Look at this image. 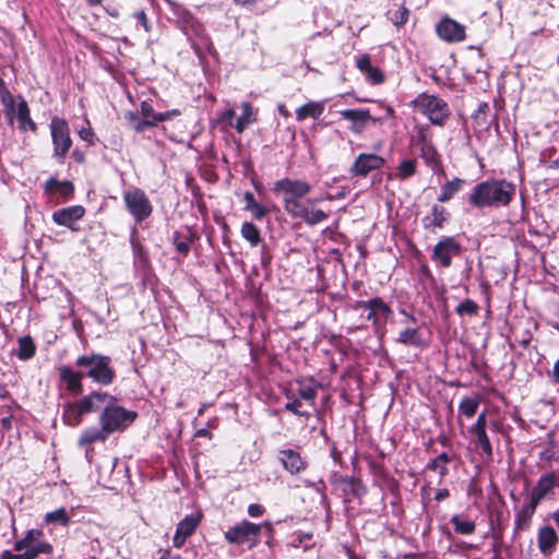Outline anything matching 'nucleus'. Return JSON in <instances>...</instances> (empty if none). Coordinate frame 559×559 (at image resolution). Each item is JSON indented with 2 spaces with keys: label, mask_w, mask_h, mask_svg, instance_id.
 Returning <instances> with one entry per match:
<instances>
[{
  "label": "nucleus",
  "mask_w": 559,
  "mask_h": 559,
  "mask_svg": "<svg viewBox=\"0 0 559 559\" xmlns=\"http://www.w3.org/2000/svg\"><path fill=\"white\" fill-rule=\"evenodd\" d=\"M516 186L507 179L489 178L477 182L466 202L472 209L506 207L513 201Z\"/></svg>",
  "instance_id": "f257e3e1"
},
{
  "label": "nucleus",
  "mask_w": 559,
  "mask_h": 559,
  "mask_svg": "<svg viewBox=\"0 0 559 559\" xmlns=\"http://www.w3.org/2000/svg\"><path fill=\"white\" fill-rule=\"evenodd\" d=\"M79 396L75 401L66 403L62 408V420L69 427H78L85 415L103 411L115 400V395L102 390H93Z\"/></svg>",
  "instance_id": "f03ea898"
},
{
  "label": "nucleus",
  "mask_w": 559,
  "mask_h": 559,
  "mask_svg": "<svg viewBox=\"0 0 559 559\" xmlns=\"http://www.w3.org/2000/svg\"><path fill=\"white\" fill-rule=\"evenodd\" d=\"M75 367L83 370L84 378H90L94 383L108 386L116 379V370L112 367L111 357L91 352L78 356Z\"/></svg>",
  "instance_id": "7ed1b4c3"
},
{
  "label": "nucleus",
  "mask_w": 559,
  "mask_h": 559,
  "mask_svg": "<svg viewBox=\"0 0 559 559\" xmlns=\"http://www.w3.org/2000/svg\"><path fill=\"white\" fill-rule=\"evenodd\" d=\"M170 12L175 16V23L178 28H180L189 38L197 37L200 38L206 51L213 56L217 57V51L214 47V44L211 37L207 35L205 26L201 23L198 17L183 4L174 1V0H165Z\"/></svg>",
  "instance_id": "20e7f679"
},
{
  "label": "nucleus",
  "mask_w": 559,
  "mask_h": 559,
  "mask_svg": "<svg viewBox=\"0 0 559 559\" xmlns=\"http://www.w3.org/2000/svg\"><path fill=\"white\" fill-rule=\"evenodd\" d=\"M311 185L306 180L283 178L274 182L273 192L282 195L284 210L294 215L304 206L301 199L311 192Z\"/></svg>",
  "instance_id": "39448f33"
},
{
  "label": "nucleus",
  "mask_w": 559,
  "mask_h": 559,
  "mask_svg": "<svg viewBox=\"0 0 559 559\" xmlns=\"http://www.w3.org/2000/svg\"><path fill=\"white\" fill-rule=\"evenodd\" d=\"M117 402L115 396L114 403H108L98 417L99 426H104L110 435L124 431L138 418L136 412L129 411Z\"/></svg>",
  "instance_id": "423d86ee"
},
{
  "label": "nucleus",
  "mask_w": 559,
  "mask_h": 559,
  "mask_svg": "<svg viewBox=\"0 0 559 559\" xmlns=\"http://www.w3.org/2000/svg\"><path fill=\"white\" fill-rule=\"evenodd\" d=\"M412 105L426 116L432 124L438 127L445 126L451 116L449 104L436 95L420 93L412 102Z\"/></svg>",
  "instance_id": "0eeeda50"
},
{
  "label": "nucleus",
  "mask_w": 559,
  "mask_h": 559,
  "mask_svg": "<svg viewBox=\"0 0 559 559\" xmlns=\"http://www.w3.org/2000/svg\"><path fill=\"white\" fill-rule=\"evenodd\" d=\"M52 156L59 164H63L69 154L73 140L68 121L64 118L53 116L49 124Z\"/></svg>",
  "instance_id": "6e6552de"
},
{
  "label": "nucleus",
  "mask_w": 559,
  "mask_h": 559,
  "mask_svg": "<svg viewBox=\"0 0 559 559\" xmlns=\"http://www.w3.org/2000/svg\"><path fill=\"white\" fill-rule=\"evenodd\" d=\"M122 197L127 211L133 217L136 224L143 223L153 214V204L146 195L145 191L141 188L133 187L123 191Z\"/></svg>",
  "instance_id": "1a4fd4ad"
},
{
  "label": "nucleus",
  "mask_w": 559,
  "mask_h": 559,
  "mask_svg": "<svg viewBox=\"0 0 559 559\" xmlns=\"http://www.w3.org/2000/svg\"><path fill=\"white\" fill-rule=\"evenodd\" d=\"M261 528V524L242 520L238 524L230 526L224 533V538L229 545H242L249 543L248 548L253 549L260 543Z\"/></svg>",
  "instance_id": "9d476101"
},
{
  "label": "nucleus",
  "mask_w": 559,
  "mask_h": 559,
  "mask_svg": "<svg viewBox=\"0 0 559 559\" xmlns=\"http://www.w3.org/2000/svg\"><path fill=\"white\" fill-rule=\"evenodd\" d=\"M463 253L462 245L453 236H442L435 245L431 253V260L442 269H449L454 258Z\"/></svg>",
  "instance_id": "9b49d317"
},
{
  "label": "nucleus",
  "mask_w": 559,
  "mask_h": 559,
  "mask_svg": "<svg viewBox=\"0 0 559 559\" xmlns=\"http://www.w3.org/2000/svg\"><path fill=\"white\" fill-rule=\"evenodd\" d=\"M330 480L335 489L341 491L344 502H350L353 499L361 500L367 495V487L358 477L335 473Z\"/></svg>",
  "instance_id": "f8f14e48"
},
{
  "label": "nucleus",
  "mask_w": 559,
  "mask_h": 559,
  "mask_svg": "<svg viewBox=\"0 0 559 559\" xmlns=\"http://www.w3.org/2000/svg\"><path fill=\"white\" fill-rule=\"evenodd\" d=\"M354 309H368L367 320L372 322L374 328L382 326L393 314L391 306L383 301L380 297H374L369 300L356 301Z\"/></svg>",
  "instance_id": "ddd939ff"
},
{
  "label": "nucleus",
  "mask_w": 559,
  "mask_h": 559,
  "mask_svg": "<svg viewBox=\"0 0 559 559\" xmlns=\"http://www.w3.org/2000/svg\"><path fill=\"white\" fill-rule=\"evenodd\" d=\"M385 163V158L376 153H360L349 167L348 173L352 178H366L370 173L380 170Z\"/></svg>",
  "instance_id": "4468645a"
},
{
  "label": "nucleus",
  "mask_w": 559,
  "mask_h": 559,
  "mask_svg": "<svg viewBox=\"0 0 559 559\" xmlns=\"http://www.w3.org/2000/svg\"><path fill=\"white\" fill-rule=\"evenodd\" d=\"M436 34L448 44L462 43L466 39L465 26L448 15L436 24Z\"/></svg>",
  "instance_id": "2eb2a0df"
},
{
  "label": "nucleus",
  "mask_w": 559,
  "mask_h": 559,
  "mask_svg": "<svg viewBox=\"0 0 559 559\" xmlns=\"http://www.w3.org/2000/svg\"><path fill=\"white\" fill-rule=\"evenodd\" d=\"M58 376L60 382L63 384L64 390L72 396H79L84 391L83 380L84 374L83 370L79 368L75 370L70 365H60L57 367Z\"/></svg>",
  "instance_id": "dca6fc26"
},
{
  "label": "nucleus",
  "mask_w": 559,
  "mask_h": 559,
  "mask_svg": "<svg viewBox=\"0 0 559 559\" xmlns=\"http://www.w3.org/2000/svg\"><path fill=\"white\" fill-rule=\"evenodd\" d=\"M202 519H203V514L201 511H197V512L187 514L177 524L176 532L173 537V546L177 549L182 548L185 546L187 539L195 533Z\"/></svg>",
  "instance_id": "f3484780"
},
{
  "label": "nucleus",
  "mask_w": 559,
  "mask_h": 559,
  "mask_svg": "<svg viewBox=\"0 0 559 559\" xmlns=\"http://www.w3.org/2000/svg\"><path fill=\"white\" fill-rule=\"evenodd\" d=\"M277 460L284 471L292 476H297L308 468V462L295 449H281L277 452Z\"/></svg>",
  "instance_id": "a211bd4d"
},
{
  "label": "nucleus",
  "mask_w": 559,
  "mask_h": 559,
  "mask_svg": "<svg viewBox=\"0 0 559 559\" xmlns=\"http://www.w3.org/2000/svg\"><path fill=\"white\" fill-rule=\"evenodd\" d=\"M487 415L486 412H483L478 415L474 425L468 428V432L471 436L475 438V444L477 448H480L483 453L491 459L493 455L492 445L490 439L487 435Z\"/></svg>",
  "instance_id": "6ab92c4d"
},
{
  "label": "nucleus",
  "mask_w": 559,
  "mask_h": 559,
  "mask_svg": "<svg viewBox=\"0 0 559 559\" xmlns=\"http://www.w3.org/2000/svg\"><path fill=\"white\" fill-rule=\"evenodd\" d=\"M44 532L41 530L32 528L25 533V536L14 543L13 549L17 552L27 551L28 549H37L40 546L47 547V551H39V555H51L53 547L49 542L41 540Z\"/></svg>",
  "instance_id": "aec40b11"
},
{
  "label": "nucleus",
  "mask_w": 559,
  "mask_h": 559,
  "mask_svg": "<svg viewBox=\"0 0 559 559\" xmlns=\"http://www.w3.org/2000/svg\"><path fill=\"white\" fill-rule=\"evenodd\" d=\"M85 209L82 205H71L64 209L57 210L52 213V221L60 226L69 228L71 231H79V226L75 222L83 218Z\"/></svg>",
  "instance_id": "412c9836"
},
{
  "label": "nucleus",
  "mask_w": 559,
  "mask_h": 559,
  "mask_svg": "<svg viewBox=\"0 0 559 559\" xmlns=\"http://www.w3.org/2000/svg\"><path fill=\"white\" fill-rule=\"evenodd\" d=\"M557 485V477L555 473H548L546 475L540 476L537 480L536 485L532 488L528 501L536 507L540 503V501L550 492Z\"/></svg>",
  "instance_id": "4be33fe9"
},
{
  "label": "nucleus",
  "mask_w": 559,
  "mask_h": 559,
  "mask_svg": "<svg viewBox=\"0 0 559 559\" xmlns=\"http://www.w3.org/2000/svg\"><path fill=\"white\" fill-rule=\"evenodd\" d=\"M183 228L185 233L180 230H175L173 233L171 241L176 251L186 258L190 252L191 245L198 241L200 236L198 231L190 226H185Z\"/></svg>",
  "instance_id": "5701e85b"
},
{
  "label": "nucleus",
  "mask_w": 559,
  "mask_h": 559,
  "mask_svg": "<svg viewBox=\"0 0 559 559\" xmlns=\"http://www.w3.org/2000/svg\"><path fill=\"white\" fill-rule=\"evenodd\" d=\"M449 218L450 212L443 205L433 204L431 206V214L425 216L421 223L426 230L435 231L436 229H442Z\"/></svg>",
  "instance_id": "b1692460"
},
{
  "label": "nucleus",
  "mask_w": 559,
  "mask_h": 559,
  "mask_svg": "<svg viewBox=\"0 0 559 559\" xmlns=\"http://www.w3.org/2000/svg\"><path fill=\"white\" fill-rule=\"evenodd\" d=\"M340 115L343 119L348 120L354 123L352 127V131L359 133L365 129V124L367 121L371 120L374 122L380 121V119H376L371 116L369 109H345L341 110Z\"/></svg>",
  "instance_id": "393cba45"
},
{
  "label": "nucleus",
  "mask_w": 559,
  "mask_h": 559,
  "mask_svg": "<svg viewBox=\"0 0 559 559\" xmlns=\"http://www.w3.org/2000/svg\"><path fill=\"white\" fill-rule=\"evenodd\" d=\"M74 185L71 180L59 181L55 177L49 178L44 185V192L48 195H52L56 192L64 199L69 200L74 195Z\"/></svg>",
  "instance_id": "a878e982"
},
{
  "label": "nucleus",
  "mask_w": 559,
  "mask_h": 559,
  "mask_svg": "<svg viewBox=\"0 0 559 559\" xmlns=\"http://www.w3.org/2000/svg\"><path fill=\"white\" fill-rule=\"evenodd\" d=\"M455 457V454H449L447 452H442L438 454L436 457L431 459L425 469L431 471V472H438L439 474V480L438 485H441L444 480V478L449 475V463L453 461Z\"/></svg>",
  "instance_id": "bb28decb"
},
{
  "label": "nucleus",
  "mask_w": 559,
  "mask_h": 559,
  "mask_svg": "<svg viewBox=\"0 0 559 559\" xmlns=\"http://www.w3.org/2000/svg\"><path fill=\"white\" fill-rule=\"evenodd\" d=\"M17 98H19V102H17L16 118L19 121V129L21 131H26V128H29V130L33 133H36L37 124L31 117V110H29L27 102L21 95H19Z\"/></svg>",
  "instance_id": "cd10ccee"
},
{
  "label": "nucleus",
  "mask_w": 559,
  "mask_h": 559,
  "mask_svg": "<svg viewBox=\"0 0 559 559\" xmlns=\"http://www.w3.org/2000/svg\"><path fill=\"white\" fill-rule=\"evenodd\" d=\"M140 108H141V116L143 117V119H150V121H154L155 127L158 124V122L167 121L170 118L180 115L179 109L167 110L164 112H156L154 110L153 106L145 100L141 103Z\"/></svg>",
  "instance_id": "c85d7f7f"
},
{
  "label": "nucleus",
  "mask_w": 559,
  "mask_h": 559,
  "mask_svg": "<svg viewBox=\"0 0 559 559\" xmlns=\"http://www.w3.org/2000/svg\"><path fill=\"white\" fill-rule=\"evenodd\" d=\"M537 507L530 501L515 513L514 533L527 531Z\"/></svg>",
  "instance_id": "c756f323"
},
{
  "label": "nucleus",
  "mask_w": 559,
  "mask_h": 559,
  "mask_svg": "<svg viewBox=\"0 0 559 559\" xmlns=\"http://www.w3.org/2000/svg\"><path fill=\"white\" fill-rule=\"evenodd\" d=\"M110 433L105 430L104 426L88 427L84 429L79 438V445L86 447L95 442H105L109 438Z\"/></svg>",
  "instance_id": "7c9ffc66"
},
{
  "label": "nucleus",
  "mask_w": 559,
  "mask_h": 559,
  "mask_svg": "<svg viewBox=\"0 0 559 559\" xmlns=\"http://www.w3.org/2000/svg\"><path fill=\"white\" fill-rule=\"evenodd\" d=\"M396 343L404 346L421 348L426 346L421 333L418 328H406L399 333L395 340Z\"/></svg>",
  "instance_id": "2f4dec72"
},
{
  "label": "nucleus",
  "mask_w": 559,
  "mask_h": 559,
  "mask_svg": "<svg viewBox=\"0 0 559 559\" xmlns=\"http://www.w3.org/2000/svg\"><path fill=\"white\" fill-rule=\"evenodd\" d=\"M465 185V180L460 177H453L451 180H447L440 188V193L437 198L439 203H447L452 200L455 194L462 190Z\"/></svg>",
  "instance_id": "473e14b6"
},
{
  "label": "nucleus",
  "mask_w": 559,
  "mask_h": 559,
  "mask_svg": "<svg viewBox=\"0 0 559 559\" xmlns=\"http://www.w3.org/2000/svg\"><path fill=\"white\" fill-rule=\"evenodd\" d=\"M420 156L425 160L426 165L430 167L433 173L444 174L440 154L433 144L426 147H420Z\"/></svg>",
  "instance_id": "72a5a7b5"
},
{
  "label": "nucleus",
  "mask_w": 559,
  "mask_h": 559,
  "mask_svg": "<svg viewBox=\"0 0 559 559\" xmlns=\"http://www.w3.org/2000/svg\"><path fill=\"white\" fill-rule=\"evenodd\" d=\"M537 539L538 548L544 555L549 554L558 543V536L550 525H546L539 530Z\"/></svg>",
  "instance_id": "f704fd0d"
},
{
  "label": "nucleus",
  "mask_w": 559,
  "mask_h": 559,
  "mask_svg": "<svg viewBox=\"0 0 559 559\" xmlns=\"http://www.w3.org/2000/svg\"><path fill=\"white\" fill-rule=\"evenodd\" d=\"M324 111V104L310 100L296 109V119L304 121L307 118L319 119Z\"/></svg>",
  "instance_id": "c9c22d12"
},
{
  "label": "nucleus",
  "mask_w": 559,
  "mask_h": 559,
  "mask_svg": "<svg viewBox=\"0 0 559 559\" xmlns=\"http://www.w3.org/2000/svg\"><path fill=\"white\" fill-rule=\"evenodd\" d=\"M417 165L415 158L404 159L397 165L395 174H388V179L407 180L417 173Z\"/></svg>",
  "instance_id": "e433bc0d"
},
{
  "label": "nucleus",
  "mask_w": 559,
  "mask_h": 559,
  "mask_svg": "<svg viewBox=\"0 0 559 559\" xmlns=\"http://www.w3.org/2000/svg\"><path fill=\"white\" fill-rule=\"evenodd\" d=\"M292 216L304 219V222L310 226L317 225L329 217V215L324 211L320 209L309 210L305 205Z\"/></svg>",
  "instance_id": "4c0bfd02"
},
{
  "label": "nucleus",
  "mask_w": 559,
  "mask_h": 559,
  "mask_svg": "<svg viewBox=\"0 0 559 559\" xmlns=\"http://www.w3.org/2000/svg\"><path fill=\"white\" fill-rule=\"evenodd\" d=\"M242 114L237 119L234 128L238 133H242L246 128L257 121V115L252 107V105L249 102H243L241 104Z\"/></svg>",
  "instance_id": "58836bf2"
},
{
  "label": "nucleus",
  "mask_w": 559,
  "mask_h": 559,
  "mask_svg": "<svg viewBox=\"0 0 559 559\" xmlns=\"http://www.w3.org/2000/svg\"><path fill=\"white\" fill-rule=\"evenodd\" d=\"M453 525V530L456 534L460 535H472L476 531L475 521L468 520L460 514L452 515L450 520Z\"/></svg>",
  "instance_id": "ea45409f"
},
{
  "label": "nucleus",
  "mask_w": 559,
  "mask_h": 559,
  "mask_svg": "<svg viewBox=\"0 0 559 559\" xmlns=\"http://www.w3.org/2000/svg\"><path fill=\"white\" fill-rule=\"evenodd\" d=\"M124 119L136 133H141L148 128L155 127L154 121H150V119H143V117L141 118L136 111H127L124 114Z\"/></svg>",
  "instance_id": "a19ab883"
},
{
  "label": "nucleus",
  "mask_w": 559,
  "mask_h": 559,
  "mask_svg": "<svg viewBox=\"0 0 559 559\" xmlns=\"http://www.w3.org/2000/svg\"><path fill=\"white\" fill-rule=\"evenodd\" d=\"M240 234L251 247H258L263 241L261 230L251 222L242 223Z\"/></svg>",
  "instance_id": "79ce46f5"
},
{
  "label": "nucleus",
  "mask_w": 559,
  "mask_h": 559,
  "mask_svg": "<svg viewBox=\"0 0 559 559\" xmlns=\"http://www.w3.org/2000/svg\"><path fill=\"white\" fill-rule=\"evenodd\" d=\"M19 349L16 356L20 360L32 359L36 354V345L32 336L26 335L17 340Z\"/></svg>",
  "instance_id": "37998d69"
},
{
  "label": "nucleus",
  "mask_w": 559,
  "mask_h": 559,
  "mask_svg": "<svg viewBox=\"0 0 559 559\" xmlns=\"http://www.w3.org/2000/svg\"><path fill=\"white\" fill-rule=\"evenodd\" d=\"M44 522L46 524H58L63 527H68L71 523V518L66 508L61 507L57 510L47 512L44 516Z\"/></svg>",
  "instance_id": "c03bdc74"
},
{
  "label": "nucleus",
  "mask_w": 559,
  "mask_h": 559,
  "mask_svg": "<svg viewBox=\"0 0 559 559\" xmlns=\"http://www.w3.org/2000/svg\"><path fill=\"white\" fill-rule=\"evenodd\" d=\"M414 135L412 136V142L419 145L420 147H426L432 145L431 138L432 134L430 132V128L428 124H417L414 127Z\"/></svg>",
  "instance_id": "a18cd8bd"
},
{
  "label": "nucleus",
  "mask_w": 559,
  "mask_h": 559,
  "mask_svg": "<svg viewBox=\"0 0 559 559\" xmlns=\"http://www.w3.org/2000/svg\"><path fill=\"white\" fill-rule=\"evenodd\" d=\"M479 403L478 396L464 397L459 405V412L465 417L472 418L476 415Z\"/></svg>",
  "instance_id": "49530a36"
},
{
  "label": "nucleus",
  "mask_w": 559,
  "mask_h": 559,
  "mask_svg": "<svg viewBox=\"0 0 559 559\" xmlns=\"http://www.w3.org/2000/svg\"><path fill=\"white\" fill-rule=\"evenodd\" d=\"M47 547L40 546L37 549H28L27 551H21L19 554H12L10 550H3L0 554V559H36L39 556V551H47Z\"/></svg>",
  "instance_id": "de8ad7c7"
},
{
  "label": "nucleus",
  "mask_w": 559,
  "mask_h": 559,
  "mask_svg": "<svg viewBox=\"0 0 559 559\" xmlns=\"http://www.w3.org/2000/svg\"><path fill=\"white\" fill-rule=\"evenodd\" d=\"M455 312L460 317H476L479 312V306L473 299L467 298L456 306Z\"/></svg>",
  "instance_id": "09e8293b"
},
{
  "label": "nucleus",
  "mask_w": 559,
  "mask_h": 559,
  "mask_svg": "<svg viewBox=\"0 0 559 559\" xmlns=\"http://www.w3.org/2000/svg\"><path fill=\"white\" fill-rule=\"evenodd\" d=\"M389 20L397 27H403L409 17V10L403 4L396 11L389 12Z\"/></svg>",
  "instance_id": "8fccbe9b"
},
{
  "label": "nucleus",
  "mask_w": 559,
  "mask_h": 559,
  "mask_svg": "<svg viewBox=\"0 0 559 559\" xmlns=\"http://www.w3.org/2000/svg\"><path fill=\"white\" fill-rule=\"evenodd\" d=\"M489 111V104L486 102H481L478 105L477 110L472 115L473 122L478 127H484L485 124H487Z\"/></svg>",
  "instance_id": "3c124183"
},
{
  "label": "nucleus",
  "mask_w": 559,
  "mask_h": 559,
  "mask_svg": "<svg viewBox=\"0 0 559 559\" xmlns=\"http://www.w3.org/2000/svg\"><path fill=\"white\" fill-rule=\"evenodd\" d=\"M362 73L365 74L366 80L372 85H380L385 81L384 72L378 67L372 66L369 70Z\"/></svg>",
  "instance_id": "603ef678"
},
{
  "label": "nucleus",
  "mask_w": 559,
  "mask_h": 559,
  "mask_svg": "<svg viewBox=\"0 0 559 559\" xmlns=\"http://www.w3.org/2000/svg\"><path fill=\"white\" fill-rule=\"evenodd\" d=\"M296 394H297L299 400L302 399V400H305L307 402H310L312 405H314L318 392H317V389L314 386H309L308 385V386H300L296 391Z\"/></svg>",
  "instance_id": "864d4df0"
},
{
  "label": "nucleus",
  "mask_w": 559,
  "mask_h": 559,
  "mask_svg": "<svg viewBox=\"0 0 559 559\" xmlns=\"http://www.w3.org/2000/svg\"><path fill=\"white\" fill-rule=\"evenodd\" d=\"M312 486L314 487L316 491L320 495L321 503L326 509H329L330 508V500H329V497H328V495L325 492V489H326L325 483L321 479L317 484H312Z\"/></svg>",
  "instance_id": "5fc2aeb1"
},
{
  "label": "nucleus",
  "mask_w": 559,
  "mask_h": 559,
  "mask_svg": "<svg viewBox=\"0 0 559 559\" xmlns=\"http://www.w3.org/2000/svg\"><path fill=\"white\" fill-rule=\"evenodd\" d=\"M372 67L371 57L369 53H364L356 60V68L362 73Z\"/></svg>",
  "instance_id": "6e6d98bb"
},
{
  "label": "nucleus",
  "mask_w": 559,
  "mask_h": 559,
  "mask_svg": "<svg viewBox=\"0 0 559 559\" xmlns=\"http://www.w3.org/2000/svg\"><path fill=\"white\" fill-rule=\"evenodd\" d=\"M79 136L81 140L88 143V145H95L96 143V134L92 128H83L79 131Z\"/></svg>",
  "instance_id": "4d7b16f0"
},
{
  "label": "nucleus",
  "mask_w": 559,
  "mask_h": 559,
  "mask_svg": "<svg viewBox=\"0 0 559 559\" xmlns=\"http://www.w3.org/2000/svg\"><path fill=\"white\" fill-rule=\"evenodd\" d=\"M133 17L142 25L146 33L152 31V25L148 22V17L143 9L136 11L133 14Z\"/></svg>",
  "instance_id": "13d9d810"
},
{
  "label": "nucleus",
  "mask_w": 559,
  "mask_h": 559,
  "mask_svg": "<svg viewBox=\"0 0 559 559\" xmlns=\"http://www.w3.org/2000/svg\"><path fill=\"white\" fill-rule=\"evenodd\" d=\"M249 212L252 214L253 218L257 221H261L263 217H265L269 214V210L260 204L255 203L251 209H249Z\"/></svg>",
  "instance_id": "bf43d9fd"
},
{
  "label": "nucleus",
  "mask_w": 559,
  "mask_h": 559,
  "mask_svg": "<svg viewBox=\"0 0 559 559\" xmlns=\"http://www.w3.org/2000/svg\"><path fill=\"white\" fill-rule=\"evenodd\" d=\"M0 100H1L3 106H9V105L15 104L14 96L9 91L8 86L4 87V90L0 91Z\"/></svg>",
  "instance_id": "052dcab7"
},
{
  "label": "nucleus",
  "mask_w": 559,
  "mask_h": 559,
  "mask_svg": "<svg viewBox=\"0 0 559 559\" xmlns=\"http://www.w3.org/2000/svg\"><path fill=\"white\" fill-rule=\"evenodd\" d=\"M265 512V508L259 503H251L248 507V514L252 518L262 516Z\"/></svg>",
  "instance_id": "680f3d73"
},
{
  "label": "nucleus",
  "mask_w": 559,
  "mask_h": 559,
  "mask_svg": "<svg viewBox=\"0 0 559 559\" xmlns=\"http://www.w3.org/2000/svg\"><path fill=\"white\" fill-rule=\"evenodd\" d=\"M300 407H301V401L299 399H293V401H288L285 405H284V409L296 415L299 413L300 411Z\"/></svg>",
  "instance_id": "e2e57ef3"
},
{
  "label": "nucleus",
  "mask_w": 559,
  "mask_h": 559,
  "mask_svg": "<svg viewBox=\"0 0 559 559\" xmlns=\"http://www.w3.org/2000/svg\"><path fill=\"white\" fill-rule=\"evenodd\" d=\"M235 115H236L235 110L231 108H228L222 114L219 121L226 122L228 126L234 127L235 124L233 123V120L235 118Z\"/></svg>",
  "instance_id": "0e129e2a"
},
{
  "label": "nucleus",
  "mask_w": 559,
  "mask_h": 559,
  "mask_svg": "<svg viewBox=\"0 0 559 559\" xmlns=\"http://www.w3.org/2000/svg\"><path fill=\"white\" fill-rule=\"evenodd\" d=\"M16 110H17V105L15 106V104L4 106V114L9 120L10 126H13L14 117L16 116Z\"/></svg>",
  "instance_id": "69168bd1"
},
{
  "label": "nucleus",
  "mask_w": 559,
  "mask_h": 559,
  "mask_svg": "<svg viewBox=\"0 0 559 559\" xmlns=\"http://www.w3.org/2000/svg\"><path fill=\"white\" fill-rule=\"evenodd\" d=\"M450 497V490L448 488H439L435 495V501L441 502Z\"/></svg>",
  "instance_id": "338daca9"
},
{
  "label": "nucleus",
  "mask_w": 559,
  "mask_h": 559,
  "mask_svg": "<svg viewBox=\"0 0 559 559\" xmlns=\"http://www.w3.org/2000/svg\"><path fill=\"white\" fill-rule=\"evenodd\" d=\"M160 557L159 559H181L179 555H173L171 550L169 548L167 549H159Z\"/></svg>",
  "instance_id": "774afa93"
}]
</instances>
